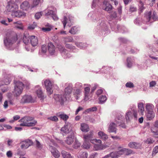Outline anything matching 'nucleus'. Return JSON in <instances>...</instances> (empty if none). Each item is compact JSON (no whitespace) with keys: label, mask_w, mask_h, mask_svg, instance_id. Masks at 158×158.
I'll list each match as a JSON object with an SVG mask.
<instances>
[{"label":"nucleus","mask_w":158,"mask_h":158,"mask_svg":"<svg viewBox=\"0 0 158 158\" xmlns=\"http://www.w3.org/2000/svg\"><path fill=\"white\" fill-rule=\"evenodd\" d=\"M36 147L39 149H41L42 148V145L41 144L40 142L37 140H36Z\"/></svg>","instance_id":"53"},{"label":"nucleus","mask_w":158,"mask_h":158,"mask_svg":"<svg viewBox=\"0 0 158 158\" xmlns=\"http://www.w3.org/2000/svg\"><path fill=\"white\" fill-rule=\"evenodd\" d=\"M6 8L8 11L12 13L15 11L18 10L19 7L14 2L10 1L8 2Z\"/></svg>","instance_id":"6"},{"label":"nucleus","mask_w":158,"mask_h":158,"mask_svg":"<svg viewBox=\"0 0 158 158\" xmlns=\"http://www.w3.org/2000/svg\"><path fill=\"white\" fill-rule=\"evenodd\" d=\"M61 153L63 158H72V157L70 153L64 151H62Z\"/></svg>","instance_id":"28"},{"label":"nucleus","mask_w":158,"mask_h":158,"mask_svg":"<svg viewBox=\"0 0 158 158\" xmlns=\"http://www.w3.org/2000/svg\"><path fill=\"white\" fill-rule=\"evenodd\" d=\"M78 30L77 28L75 27H72L69 31V32L72 34H75L77 32Z\"/></svg>","instance_id":"41"},{"label":"nucleus","mask_w":158,"mask_h":158,"mask_svg":"<svg viewBox=\"0 0 158 158\" xmlns=\"http://www.w3.org/2000/svg\"><path fill=\"white\" fill-rule=\"evenodd\" d=\"M152 11H150L146 12L145 14V17L147 20V22H149L152 19L155 21L156 19V13L153 12L152 14Z\"/></svg>","instance_id":"9"},{"label":"nucleus","mask_w":158,"mask_h":158,"mask_svg":"<svg viewBox=\"0 0 158 158\" xmlns=\"http://www.w3.org/2000/svg\"><path fill=\"white\" fill-rule=\"evenodd\" d=\"M37 87L38 88V89L36 90L37 94L39 98L42 99L43 98L42 91L39 86H38Z\"/></svg>","instance_id":"29"},{"label":"nucleus","mask_w":158,"mask_h":158,"mask_svg":"<svg viewBox=\"0 0 158 158\" xmlns=\"http://www.w3.org/2000/svg\"><path fill=\"white\" fill-rule=\"evenodd\" d=\"M82 84L79 82L77 83L75 85V87L76 88H80L82 87Z\"/></svg>","instance_id":"62"},{"label":"nucleus","mask_w":158,"mask_h":158,"mask_svg":"<svg viewBox=\"0 0 158 158\" xmlns=\"http://www.w3.org/2000/svg\"><path fill=\"white\" fill-rule=\"evenodd\" d=\"M138 110L142 114L143 113L144 109L143 107V104L142 102H140L138 104Z\"/></svg>","instance_id":"31"},{"label":"nucleus","mask_w":158,"mask_h":158,"mask_svg":"<svg viewBox=\"0 0 158 158\" xmlns=\"http://www.w3.org/2000/svg\"><path fill=\"white\" fill-rule=\"evenodd\" d=\"M94 135L93 131H90L89 133L87 134L84 135H83V139L85 141H91V139L93 137Z\"/></svg>","instance_id":"18"},{"label":"nucleus","mask_w":158,"mask_h":158,"mask_svg":"<svg viewBox=\"0 0 158 158\" xmlns=\"http://www.w3.org/2000/svg\"><path fill=\"white\" fill-rule=\"evenodd\" d=\"M129 146L132 148H138L140 146V145L139 143H138L135 142H131L129 144Z\"/></svg>","instance_id":"27"},{"label":"nucleus","mask_w":158,"mask_h":158,"mask_svg":"<svg viewBox=\"0 0 158 158\" xmlns=\"http://www.w3.org/2000/svg\"><path fill=\"white\" fill-rule=\"evenodd\" d=\"M99 101L100 103H102L104 102L107 99L106 98L105 95H102L99 98Z\"/></svg>","instance_id":"43"},{"label":"nucleus","mask_w":158,"mask_h":158,"mask_svg":"<svg viewBox=\"0 0 158 158\" xmlns=\"http://www.w3.org/2000/svg\"><path fill=\"white\" fill-rule=\"evenodd\" d=\"M66 85L67 87L64 89V97L66 100H68L70 98V94L72 92L73 85L71 84H67Z\"/></svg>","instance_id":"5"},{"label":"nucleus","mask_w":158,"mask_h":158,"mask_svg":"<svg viewBox=\"0 0 158 158\" xmlns=\"http://www.w3.org/2000/svg\"><path fill=\"white\" fill-rule=\"evenodd\" d=\"M35 100L31 96L25 95L23 96L20 100V103L22 104L32 103L35 102Z\"/></svg>","instance_id":"7"},{"label":"nucleus","mask_w":158,"mask_h":158,"mask_svg":"<svg viewBox=\"0 0 158 158\" xmlns=\"http://www.w3.org/2000/svg\"><path fill=\"white\" fill-rule=\"evenodd\" d=\"M17 40L16 34L14 32H8L4 40V44L7 48L10 49V47Z\"/></svg>","instance_id":"1"},{"label":"nucleus","mask_w":158,"mask_h":158,"mask_svg":"<svg viewBox=\"0 0 158 158\" xmlns=\"http://www.w3.org/2000/svg\"><path fill=\"white\" fill-rule=\"evenodd\" d=\"M132 117V114L131 111H128L126 114V119L127 121L129 120Z\"/></svg>","instance_id":"37"},{"label":"nucleus","mask_w":158,"mask_h":158,"mask_svg":"<svg viewBox=\"0 0 158 158\" xmlns=\"http://www.w3.org/2000/svg\"><path fill=\"white\" fill-rule=\"evenodd\" d=\"M56 9H53V10H50V15L54 20H57L58 19V18L56 15Z\"/></svg>","instance_id":"24"},{"label":"nucleus","mask_w":158,"mask_h":158,"mask_svg":"<svg viewBox=\"0 0 158 158\" xmlns=\"http://www.w3.org/2000/svg\"><path fill=\"white\" fill-rule=\"evenodd\" d=\"M44 85L47 91H49V80L48 79L45 80L44 82Z\"/></svg>","instance_id":"32"},{"label":"nucleus","mask_w":158,"mask_h":158,"mask_svg":"<svg viewBox=\"0 0 158 158\" xmlns=\"http://www.w3.org/2000/svg\"><path fill=\"white\" fill-rule=\"evenodd\" d=\"M23 87L24 85L22 82L17 81L14 88V94L16 96H19L22 93Z\"/></svg>","instance_id":"4"},{"label":"nucleus","mask_w":158,"mask_h":158,"mask_svg":"<svg viewBox=\"0 0 158 158\" xmlns=\"http://www.w3.org/2000/svg\"><path fill=\"white\" fill-rule=\"evenodd\" d=\"M97 155V153L96 152L93 153L90 156L89 158H94L95 156Z\"/></svg>","instance_id":"64"},{"label":"nucleus","mask_w":158,"mask_h":158,"mask_svg":"<svg viewBox=\"0 0 158 158\" xmlns=\"http://www.w3.org/2000/svg\"><path fill=\"white\" fill-rule=\"evenodd\" d=\"M154 107V106L150 103L146 104L145 106V108L147 112L153 111V110Z\"/></svg>","instance_id":"25"},{"label":"nucleus","mask_w":158,"mask_h":158,"mask_svg":"<svg viewBox=\"0 0 158 158\" xmlns=\"http://www.w3.org/2000/svg\"><path fill=\"white\" fill-rule=\"evenodd\" d=\"M6 155L8 157H10L12 156V153L11 151H9L7 152Z\"/></svg>","instance_id":"60"},{"label":"nucleus","mask_w":158,"mask_h":158,"mask_svg":"<svg viewBox=\"0 0 158 158\" xmlns=\"http://www.w3.org/2000/svg\"><path fill=\"white\" fill-rule=\"evenodd\" d=\"M74 136L73 134H71L66 138L65 141L66 143L70 145L72 144L74 141Z\"/></svg>","instance_id":"21"},{"label":"nucleus","mask_w":158,"mask_h":158,"mask_svg":"<svg viewBox=\"0 0 158 158\" xmlns=\"http://www.w3.org/2000/svg\"><path fill=\"white\" fill-rule=\"evenodd\" d=\"M19 121L21 122L20 125L22 126H34L37 123V121L35 120L33 117L29 116L24 117Z\"/></svg>","instance_id":"2"},{"label":"nucleus","mask_w":158,"mask_h":158,"mask_svg":"<svg viewBox=\"0 0 158 158\" xmlns=\"http://www.w3.org/2000/svg\"><path fill=\"white\" fill-rule=\"evenodd\" d=\"M124 148H123L119 151L117 152H118V157L122 155L123 154H125V152H124Z\"/></svg>","instance_id":"49"},{"label":"nucleus","mask_w":158,"mask_h":158,"mask_svg":"<svg viewBox=\"0 0 158 158\" xmlns=\"http://www.w3.org/2000/svg\"><path fill=\"white\" fill-rule=\"evenodd\" d=\"M103 90L102 89H99L97 91L96 94L98 95H99L102 93Z\"/></svg>","instance_id":"63"},{"label":"nucleus","mask_w":158,"mask_h":158,"mask_svg":"<svg viewBox=\"0 0 158 158\" xmlns=\"http://www.w3.org/2000/svg\"><path fill=\"white\" fill-rule=\"evenodd\" d=\"M80 145L81 144L79 142V141L77 140H76L74 144V148H77L80 147Z\"/></svg>","instance_id":"48"},{"label":"nucleus","mask_w":158,"mask_h":158,"mask_svg":"<svg viewBox=\"0 0 158 158\" xmlns=\"http://www.w3.org/2000/svg\"><path fill=\"white\" fill-rule=\"evenodd\" d=\"M11 15L14 17L20 18L25 16L26 14L23 11L18 10L13 12L11 13Z\"/></svg>","instance_id":"11"},{"label":"nucleus","mask_w":158,"mask_h":158,"mask_svg":"<svg viewBox=\"0 0 158 158\" xmlns=\"http://www.w3.org/2000/svg\"><path fill=\"white\" fill-rule=\"evenodd\" d=\"M36 26V23L34 22L32 24L30 25L28 27V28L29 29L33 30L34 29Z\"/></svg>","instance_id":"47"},{"label":"nucleus","mask_w":158,"mask_h":158,"mask_svg":"<svg viewBox=\"0 0 158 158\" xmlns=\"http://www.w3.org/2000/svg\"><path fill=\"white\" fill-rule=\"evenodd\" d=\"M53 98L56 102H60L61 103H62L66 100L65 98H63L61 95L55 94Z\"/></svg>","instance_id":"19"},{"label":"nucleus","mask_w":158,"mask_h":158,"mask_svg":"<svg viewBox=\"0 0 158 158\" xmlns=\"http://www.w3.org/2000/svg\"><path fill=\"white\" fill-rule=\"evenodd\" d=\"M139 10L141 12H142L143 10V9L144 8L143 7V3L142 2H139Z\"/></svg>","instance_id":"55"},{"label":"nucleus","mask_w":158,"mask_h":158,"mask_svg":"<svg viewBox=\"0 0 158 158\" xmlns=\"http://www.w3.org/2000/svg\"><path fill=\"white\" fill-rule=\"evenodd\" d=\"M154 142V140L151 138H148L146 141V142L148 144H151L152 143Z\"/></svg>","instance_id":"59"},{"label":"nucleus","mask_w":158,"mask_h":158,"mask_svg":"<svg viewBox=\"0 0 158 158\" xmlns=\"http://www.w3.org/2000/svg\"><path fill=\"white\" fill-rule=\"evenodd\" d=\"M30 42L31 45L33 47L37 46L38 44V40L36 37L34 35L30 36Z\"/></svg>","instance_id":"17"},{"label":"nucleus","mask_w":158,"mask_h":158,"mask_svg":"<svg viewBox=\"0 0 158 158\" xmlns=\"http://www.w3.org/2000/svg\"><path fill=\"white\" fill-rule=\"evenodd\" d=\"M151 132L155 135H158V127L156 126L155 125L151 127Z\"/></svg>","instance_id":"30"},{"label":"nucleus","mask_w":158,"mask_h":158,"mask_svg":"<svg viewBox=\"0 0 158 158\" xmlns=\"http://www.w3.org/2000/svg\"><path fill=\"white\" fill-rule=\"evenodd\" d=\"M42 15L41 12H38L36 13L35 15V17L37 19H39Z\"/></svg>","instance_id":"56"},{"label":"nucleus","mask_w":158,"mask_h":158,"mask_svg":"<svg viewBox=\"0 0 158 158\" xmlns=\"http://www.w3.org/2000/svg\"><path fill=\"white\" fill-rule=\"evenodd\" d=\"M146 117L147 119L149 120H151L155 117V114L153 111L148 112L146 114Z\"/></svg>","instance_id":"26"},{"label":"nucleus","mask_w":158,"mask_h":158,"mask_svg":"<svg viewBox=\"0 0 158 158\" xmlns=\"http://www.w3.org/2000/svg\"><path fill=\"white\" fill-rule=\"evenodd\" d=\"M110 157L111 158H118V155L117 152H112L109 154Z\"/></svg>","instance_id":"39"},{"label":"nucleus","mask_w":158,"mask_h":158,"mask_svg":"<svg viewBox=\"0 0 158 158\" xmlns=\"http://www.w3.org/2000/svg\"><path fill=\"white\" fill-rule=\"evenodd\" d=\"M90 88L89 87L87 86L85 88L84 94H90Z\"/></svg>","instance_id":"51"},{"label":"nucleus","mask_w":158,"mask_h":158,"mask_svg":"<svg viewBox=\"0 0 158 158\" xmlns=\"http://www.w3.org/2000/svg\"><path fill=\"white\" fill-rule=\"evenodd\" d=\"M124 152L125 154L126 155H129L132 153V152L131 150L128 149L124 148Z\"/></svg>","instance_id":"46"},{"label":"nucleus","mask_w":158,"mask_h":158,"mask_svg":"<svg viewBox=\"0 0 158 158\" xmlns=\"http://www.w3.org/2000/svg\"><path fill=\"white\" fill-rule=\"evenodd\" d=\"M20 144L22 149H26L32 145L33 142L31 140L27 139L21 142Z\"/></svg>","instance_id":"8"},{"label":"nucleus","mask_w":158,"mask_h":158,"mask_svg":"<svg viewBox=\"0 0 158 158\" xmlns=\"http://www.w3.org/2000/svg\"><path fill=\"white\" fill-rule=\"evenodd\" d=\"M65 41L66 42H72L73 40V38L71 36H69L65 38Z\"/></svg>","instance_id":"50"},{"label":"nucleus","mask_w":158,"mask_h":158,"mask_svg":"<svg viewBox=\"0 0 158 158\" xmlns=\"http://www.w3.org/2000/svg\"><path fill=\"white\" fill-rule=\"evenodd\" d=\"M126 87L129 88H132L134 87V85L131 82H127L126 85Z\"/></svg>","instance_id":"57"},{"label":"nucleus","mask_w":158,"mask_h":158,"mask_svg":"<svg viewBox=\"0 0 158 158\" xmlns=\"http://www.w3.org/2000/svg\"><path fill=\"white\" fill-rule=\"evenodd\" d=\"M14 24L16 25H15V26L17 28L21 29H23V26L22 23L20 21L15 22L14 23Z\"/></svg>","instance_id":"35"},{"label":"nucleus","mask_w":158,"mask_h":158,"mask_svg":"<svg viewBox=\"0 0 158 158\" xmlns=\"http://www.w3.org/2000/svg\"><path fill=\"white\" fill-rule=\"evenodd\" d=\"M88 153L86 152H81L77 156L78 158H87Z\"/></svg>","instance_id":"33"},{"label":"nucleus","mask_w":158,"mask_h":158,"mask_svg":"<svg viewBox=\"0 0 158 158\" xmlns=\"http://www.w3.org/2000/svg\"><path fill=\"white\" fill-rule=\"evenodd\" d=\"M20 116L18 115H16L13 117V120H11L9 121L10 123H13L14 122L15 120H17L20 118Z\"/></svg>","instance_id":"52"},{"label":"nucleus","mask_w":158,"mask_h":158,"mask_svg":"<svg viewBox=\"0 0 158 158\" xmlns=\"http://www.w3.org/2000/svg\"><path fill=\"white\" fill-rule=\"evenodd\" d=\"M30 38L24 35L23 37V42L26 44H27L28 43Z\"/></svg>","instance_id":"42"},{"label":"nucleus","mask_w":158,"mask_h":158,"mask_svg":"<svg viewBox=\"0 0 158 158\" xmlns=\"http://www.w3.org/2000/svg\"><path fill=\"white\" fill-rule=\"evenodd\" d=\"M131 58H128L127 60V66L129 68H130L131 66Z\"/></svg>","instance_id":"54"},{"label":"nucleus","mask_w":158,"mask_h":158,"mask_svg":"<svg viewBox=\"0 0 158 158\" xmlns=\"http://www.w3.org/2000/svg\"><path fill=\"white\" fill-rule=\"evenodd\" d=\"M57 88V86L56 85H53V84L52 85L51 83L50 82V90L51 89H56ZM51 91L50 90V92Z\"/></svg>","instance_id":"61"},{"label":"nucleus","mask_w":158,"mask_h":158,"mask_svg":"<svg viewBox=\"0 0 158 158\" xmlns=\"http://www.w3.org/2000/svg\"><path fill=\"white\" fill-rule=\"evenodd\" d=\"M116 127V123L113 122L111 123L109 126L108 131L109 133L114 132L116 134L117 131Z\"/></svg>","instance_id":"12"},{"label":"nucleus","mask_w":158,"mask_h":158,"mask_svg":"<svg viewBox=\"0 0 158 158\" xmlns=\"http://www.w3.org/2000/svg\"><path fill=\"white\" fill-rule=\"evenodd\" d=\"M91 142L95 144L94 148L95 150H103L107 147L106 145H104L102 144V142L100 139H93L91 140Z\"/></svg>","instance_id":"3"},{"label":"nucleus","mask_w":158,"mask_h":158,"mask_svg":"<svg viewBox=\"0 0 158 158\" xmlns=\"http://www.w3.org/2000/svg\"><path fill=\"white\" fill-rule=\"evenodd\" d=\"M62 23L63 24L64 27V28L66 24H67L68 26L70 27L73 25V22L70 20L69 17L67 18L66 17L64 16L63 19L62 21Z\"/></svg>","instance_id":"16"},{"label":"nucleus","mask_w":158,"mask_h":158,"mask_svg":"<svg viewBox=\"0 0 158 158\" xmlns=\"http://www.w3.org/2000/svg\"><path fill=\"white\" fill-rule=\"evenodd\" d=\"M20 8L23 10H27L31 6L29 2L27 1L23 2L20 5Z\"/></svg>","instance_id":"15"},{"label":"nucleus","mask_w":158,"mask_h":158,"mask_svg":"<svg viewBox=\"0 0 158 158\" xmlns=\"http://www.w3.org/2000/svg\"><path fill=\"white\" fill-rule=\"evenodd\" d=\"M102 9L106 11H110L112 9V6L107 1L103 2L102 6Z\"/></svg>","instance_id":"14"},{"label":"nucleus","mask_w":158,"mask_h":158,"mask_svg":"<svg viewBox=\"0 0 158 158\" xmlns=\"http://www.w3.org/2000/svg\"><path fill=\"white\" fill-rule=\"evenodd\" d=\"M58 116L61 119L64 121H66L69 118L68 115L64 114H60Z\"/></svg>","instance_id":"36"},{"label":"nucleus","mask_w":158,"mask_h":158,"mask_svg":"<svg viewBox=\"0 0 158 158\" xmlns=\"http://www.w3.org/2000/svg\"><path fill=\"white\" fill-rule=\"evenodd\" d=\"M43 2V0H33L32 4L31 6V9H32L36 7L37 5L42 3Z\"/></svg>","instance_id":"22"},{"label":"nucleus","mask_w":158,"mask_h":158,"mask_svg":"<svg viewBox=\"0 0 158 158\" xmlns=\"http://www.w3.org/2000/svg\"><path fill=\"white\" fill-rule=\"evenodd\" d=\"M92 96L91 94H84V100L85 101H88L91 98Z\"/></svg>","instance_id":"40"},{"label":"nucleus","mask_w":158,"mask_h":158,"mask_svg":"<svg viewBox=\"0 0 158 158\" xmlns=\"http://www.w3.org/2000/svg\"><path fill=\"white\" fill-rule=\"evenodd\" d=\"M158 152V146H156L153 149L152 156H154Z\"/></svg>","instance_id":"44"},{"label":"nucleus","mask_w":158,"mask_h":158,"mask_svg":"<svg viewBox=\"0 0 158 158\" xmlns=\"http://www.w3.org/2000/svg\"><path fill=\"white\" fill-rule=\"evenodd\" d=\"M51 148V152L52 155L55 158H59L60 156L59 152L55 147L52 146H50Z\"/></svg>","instance_id":"13"},{"label":"nucleus","mask_w":158,"mask_h":158,"mask_svg":"<svg viewBox=\"0 0 158 158\" xmlns=\"http://www.w3.org/2000/svg\"><path fill=\"white\" fill-rule=\"evenodd\" d=\"M99 138L104 140H106L108 138V135L102 131H100L98 133Z\"/></svg>","instance_id":"23"},{"label":"nucleus","mask_w":158,"mask_h":158,"mask_svg":"<svg viewBox=\"0 0 158 158\" xmlns=\"http://www.w3.org/2000/svg\"><path fill=\"white\" fill-rule=\"evenodd\" d=\"M47 51V47L46 45H43L41 48V51L43 53H45Z\"/></svg>","instance_id":"45"},{"label":"nucleus","mask_w":158,"mask_h":158,"mask_svg":"<svg viewBox=\"0 0 158 158\" xmlns=\"http://www.w3.org/2000/svg\"><path fill=\"white\" fill-rule=\"evenodd\" d=\"M82 147L85 149H88L90 147V143H89V141L84 140Z\"/></svg>","instance_id":"34"},{"label":"nucleus","mask_w":158,"mask_h":158,"mask_svg":"<svg viewBox=\"0 0 158 158\" xmlns=\"http://www.w3.org/2000/svg\"><path fill=\"white\" fill-rule=\"evenodd\" d=\"M50 55H53L55 52V49L54 46L51 43H50Z\"/></svg>","instance_id":"38"},{"label":"nucleus","mask_w":158,"mask_h":158,"mask_svg":"<svg viewBox=\"0 0 158 158\" xmlns=\"http://www.w3.org/2000/svg\"><path fill=\"white\" fill-rule=\"evenodd\" d=\"M71 126L69 123H67L61 129V132L62 134H68L71 131Z\"/></svg>","instance_id":"10"},{"label":"nucleus","mask_w":158,"mask_h":158,"mask_svg":"<svg viewBox=\"0 0 158 158\" xmlns=\"http://www.w3.org/2000/svg\"><path fill=\"white\" fill-rule=\"evenodd\" d=\"M50 120L56 122L58 121V118L56 116L50 117Z\"/></svg>","instance_id":"58"},{"label":"nucleus","mask_w":158,"mask_h":158,"mask_svg":"<svg viewBox=\"0 0 158 158\" xmlns=\"http://www.w3.org/2000/svg\"><path fill=\"white\" fill-rule=\"evenodd\" d=\"M80 129L83 132H87L89 130V127L85 123H82L81 124Z\"/></svg>","instance_id":"20"}]
</instances>
